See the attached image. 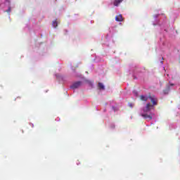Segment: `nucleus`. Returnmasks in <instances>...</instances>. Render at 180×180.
<instances>
[{"label": "nucleus", "mask_w": 180, "mask_h": 180, "mask_svg": "<svg viewBox=\"0 0 180 180\" xmlns=\"http://www.w3.org/2000/svg\"><path fill=\"white\" fill-rule=\"evenodd\" d=\"M122 2H123V0H115L113 5L114 6H117L120 4H122Z\"/></svg>", "instance_id": "obj_7"}, {"label": "nucleus", "mask_w": 180, "mask_h": 180, "mask_svg": "<svg viewBox=\"0 0 180 180\" xmlns=\"http://www.w3.org/2000/svg\"><path fill=\"white\" fill-rule=\"evenodd\" d=\"M115 20L117 22H123V16H122V15H118L115 17Z\"/></svg>", "instance_id": "obj_6"}, {"label": "nucleus", "mask_w": 180, "mask_h": 180, "mask_svg": "<svg viewBox=\"0 0 180 180\" xmlns=\"http://www.w3.org/2000/svg\"><path fill=\"white\" fill-rule=\"evenodd\" d=\"M82 84V83L81 82H76L71 86V88L72 89H77V88H79V86H81Z\"/></svg>", "instance_id": "obj_2"}, {"label": "nucleus", "mask_w": 180, "mask_h": 180, "mask_svg": "<svg viewBox=\"0 0 180 180\" xmlns=\"http://www.w3.org/2000/svg\"><path fill=\"white\" fill-rule=\"evenodd\" d=\"M98 89H105V86H103V84L99 82L98 83Z\"/></svg>", "instance_id": "obj_9"}, {"label": "nucleus", "mask_w": 180, "mask_h": 180, "mask_svg": "<svg viewBox=\"0 0 180 180\" xmlns=\"http://www.w3.org/2000/svg\"><path fill=\"white\" fill-rule=\"evenodd\" d=\"M52 25L53 27H57V26H58V24L57 23V20L53 21Z\"/></svg>", "instance_id": "obj_10"}, {"label": "nucleus", "mask_w": 180, "mask_h": 180, "mask_svg": "<svg viewBox=\"0 0 180 180\" xmlns=\"http://www.w3.org/2000/svg\"><path fill=\"white\" fill-rule=\"evenodd\" d=\"M141 116H142V117H144V119H149V120H153V116H151L148 114H142Z\"/></svg>", "instance_id": "obj_5"}, {"label": "nucleus", "mask_w": 180, "mask_h": 180, "mask_svg": "<svg viewBox=\"0 0 180 180\" xmlns=\"http://www.w3.org/2000/svg\"><path fill=\"white\" fill-rule=\"evenodd\" d=\"M163 94L165 95H168V94H169V86H168L166 89L163 90Z\"/></svg>", "instance_id": "obj_8"}, {"label": "nucleus", "mask_w": 180, "mask_h": 180, "mask_svg": "<svg viewBox=\"0 0 180 180\" xmlns=\"http://www.w3.org/2000/svg\"><path fill=\"white\" fill-rule=\"evenodd\" d=\"M129 106H131V108L133 105L131 104H130Z\"/></svg>", "instance_id": "obj_12"}, {"label": "nucleus", "mask_w": 180, "mask_h": 180, "mask_svg": "<svg viewBox=\"0 0 180 180\" xmlns=\"http://www.w3.org/2000/svg\"><path fill=\"white\" fill-rule=\"evenodd\" d=\"M171 86H174V84H170Z\"/></svg>", "instance_id": "obj_11"}, {"label": "nucleus", "mask_w": 180, "mask_h": 180, "mask_svg": "<svg viewBox=\"0 0 180 180\" xmlns=\"http://www.w3.org/2000/svg\"><path fill=\"white\" fill-rule=\"evenodd\" d=\"M148 98H150V96H143V95L140 96L141 101L143 102H147V101H148Z\"/></svg>", "instance_id": "obj_4"}, {"label": "nucleus", "mask_w": 180, "mask_h": 180, "mask_svg": "<svg viewBox=\"0 0 180 180\" xmlns=\"http://www.w3.org/2000/svg\"><path fill=\"white\" fill-rule=\"evenodd\" d=\"M153 105L150 103H147L146 108L143 110V112H150V110L153 109Z\"/></svg>", "instance_id": "obj_3"}, {"label": "nucleus", "mask_w": 180, "mask_h": 180, "mask_svg": "<svg viewBox=\"0 0 180 180\" xmlns=\"http://www.w3.org/2000/svg\"><path fill=\"white\" fill-rule=\"evenodd\" d=\"M149 99L150 100V102L153 103V106H155L158 105L157 101H158L155 96H149Z\"/></svg>", "instance_id": "obj_1"}]
</instances>
